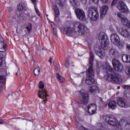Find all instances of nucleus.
<instances>
[{"instance_id": "dca6fc26", "label": "nucleus", "mask_w": 130, "mask_h": 130, "mask_svg": "<svg viewBox=\"0 0 130 130\" xmlns=\"http://www.w3.org/2000/svg\"><path fill=\"white\" fill-rule=\"evenodd\" d=\"M2 36H0L1 39ZM7 51V44L4 42L0 41V52H6Z\"/></svg>"}, {"instance_id": "412c9836", "label": "nucleus", "mask_w": 130, "mask_h": 130, "mask_svg": "<svg viewBox=\"0 0 130 130\" xmlns=\"http://www.w3.org/2000/svg\"><path fill=\"white\" fill-rule=\"evenodd\" d=\"M53 8H54V11L55 12L56 18H58L60 15L59 9H58V7H57V6L56 5H54Z\"/></svg>"}, {"instance_id": "4468645a", "label": "nucleus", "mask_w": 130, "mask_h": 130, "mask_svg": "<svg viewBox=\"0 0 130 130\" xmlns=\"http://www.w3.org/2000/svg\"><path fill=\"white\" fill-rule=\"evenodd\" d=\"M117 103L119 106H121V107H123V108L127 107V102L123 100V99H119L117 100Z\"/></svg>"}, {"instance_id": "c85d7f7f", "label": "nucleus", "mask_w": 130, "mask_h": 130, "mask_svg": "<svg viewBox=\"0 0 130 130\" xmlns=\"http://www.w3.org/2000/svg\"><path fill=\"white\" fill-rule=\"evenodd\" d=\"M59 2H58V5L59 7L60 8H63V3L62 2V0H58Z\"/></svg>"}, {"instance_id": "f8f14e48", "label": "nucleus", "mask_w": 130, "mask_h": 130, "mask_svg": "<svg viewBox=\"0 0 130 130\" xmlns=\"http://www.w3.org/2000/svg\"><path fill=\"white\" fill-rule=\"evenodd\" d=\"M88 112L91 115L95 114L96 113V110H97V106L96 104H90L87 106Z\"/></svg>"}, {"instance_id": "72a5a7b5", "label": "nucleus", "mask_w": 130, "mask_h": 130, "mask_svg": "<svg viewBox=\"0 0 130 130\" xmlns=\"http://www.w3.org/2000/svg\"><path fill=\"white\" fill-rule=\"evenodd\" d=\"M5 76H0V84L1 83H4V82H5Z\"/></svg>"}, {"instance_id": "2eb2a0df", "label": "nucleus", "mask_w": 130, "mask_h": 130, "mask_svg": "<svg viewBox=\"0 0 130 130\" xmlns=\"http://www.w3.org/2000/svg\"><path fill=\"white\" fill-rule=\"evenodd\" d=\"M107 11H108V6L104 5L101 9V18L102 19L104 18V16L107 13Z\"/></svg>"}, {"instance_id": "5701e85b", "label": "nucleus", "mask_w": 130, "mask_h": 130, "mask_svg": "<svg viewBox=\"0 0 130 130\" xmlns=\"http://www.w3.org/2000/svg\"><path fill=\"white\" fill-rule=\"evenodd\" d=\"M99 88L97 86H92L90 87L89 91L92 93H96L98 91Z\"/></svg>"}, {"instance_id": "6e6552de", "label": "nucleus", "mask_w": 130, "mask_h": 130, "mask_svg": "<svg viewBox=\"0 0 130 130\" xmlns=\"http://www.w3.org/2000/svg\"><path fill=\"white\" fill-rule=\"evenodd\" d=\"M75 14L79 20L80 21H84L86 15L85 14V12L83 10L79 8H76L75 10Z\"/></svg>"}, {"instance_id": "49530a36", "label": "nucleus", "mask_w": 130, "mask_h": 130, "mask_svg": "<svg viewBox=\"0 0 130 130\" xmlns=\"http://www.w3.org/2000/svg\"><path fill=\"white\" fill-rule=\"evenodd\" d=\"M52 60V58H51V57H50V59H49L48 61L49 62H50V63H52V61L51 60Z\"/></svg>"}, {"instance_id": "e433bc0d", "label": "nucleus", "mask_w": 130, "mask_h": 130, "mask_svg": "<svg viewBox=\"0 0 130 130\" xmlns=\"http://www.w3.org/2000/svg\"><path fill=\"white\" fill-rule=\"evenodd\" d=\"M35 11L38 16H40V12H39V10H38V9L36 8Z\"/></svg>"}, {"instance_id": "4d7b16f0", "label": "nucleus", "mask_w": 130, "mask_h": 130, "mask_svg": "<svg viewBox=\"0 0 130 130\" xmlns=\"http://www.w3.org/2000/svg\"><path fill=\"white\" fill-rule=\"evenodd\" d=\"M28 35H30V34H27L26 36H28Z\"/></svg>"}, {"instance_id": "4c0bfd02", "label": "nucleus", "mask_w": 130, "mask_h": 130, "mask_svg": "<svg viewBox=\"0 0 130 130\" xmlns=\"http://www.w3.org/2000/svg\"><path fill=\"white\" fill-rule=\"evenodd\" d=\"M78 78H80V77H82V78H84V73H80L79 74L77 75Z\"/></svg>"}, {"instance_id": "5fc2aeb1", "label": "nucleus", "mask_w": 130, "mask_h": 130, "mask_svg": "<svg viewBox=\"0 0 130 130\" xmlns=\"http://www.w3.org/2000/svg\"><path fill=\"white\" fill-rule=\"evenodd\" d=\"M27 39L29 42H30V40H29V37H27Z\"/></svg>"}, {"instance_id": "393cba45", "label": "nucleus", "mask_w": 130, "mask_h": 130, "mask_svg": "<svg viewBox=\"0 0 130 130\" xmlns=\"http://www.w3.org/2000/svg\"><path fill=\"white\" fill-rule=\"evenodd\" d=\"M35 76H39L40 74V68L39 67H36L34 70Z\"/></svg>"}, {"instance_id": "864d4df0", "label": "nucleus", "mask_w": 130, "mask_h": 130, "mask_svg": "<svg viewBox=\"0 0 130 130\" xmlns=\"http://www.w3.org/2000/svg\"><path fill=\"white\" fill-rule=\"evenodd\" d=\"M54 36H57V34L54 33Z\"/></svg>"}, {"instance_id": "7c9ffc66", "label": "nucleus", "mask_w": 130, "mask_h": 130, "mask_svg": "<svg viewBox=\"0 0 130 130\" xmlns=\"http://www.w3.org/2000/svg\"><path fill=\"white\" fill-rule=\"evenodd\" d=\"M26 30L28 33H30L32 30V24L30 23V26L26 27Z\"/></svg>"}, {"instance_id": "de8ad7c7", "label": "nucleus", "mask_w": 130, "mask_h": 130, "mask_svg": "<svg viewBox=\"0 0 130 130\" xmlns=\"http://www.w3.org/2000/svg\"><path fill=\"white\" fill-rule=\"evenodd\" d=\"M66 35L67 36H70L72 35V33H66Z\"/></svg>"}, {"instance_id": "8fccbe9b", "label": "nucleus", "mask_w": 130, "mask_h": 130, "mask_svg": "<svg viewBox=\"0 0 130 130\" xmlns=\"http://www.w3.org/2000/svg\"><path fill=\"white\" fill-rule=\"evenodd\" d=\"M25 48L27 49V50H26V51H25V52H26V51H27V52H28V51H29V48H28V47H26Z\"/></svg>"}, {"instance_id": "603ef678", "label": "nucleus", "mask_w": 130, "mask_h": 130, "mask_svg": "<svg viewBox=\"0 0 130 130\" xmlns=\"http://www.w3.org/2000/svg\"><path fill=\"white\" fill-rule=\"evenodd\" d=\"M99 126H101V128H103V127H102V125H101V124H99Z\"/></svg>"}, {"instance_id": "b1692460", "label": "nucleus", "mask_w": 130, "mask_h": 130, "mask_svg": "<svg viewBox=\"0 0 130 130\" xmlns=\"http://www.w3.org/2000/svg\"><path fill=\"white\" fill-rule=\"evenodd\" d=\"M56 76L59 82H60L61 83H64V78H63V77L59 75V74L58 73L56 74Z\"/></svg>"}, {"instance_id": "58836bf2", "label": "nucleus", "mask_w": 130, "mask_h": 130, "mask_svg": "<svg viewBox=\"0 0 130 130\" xmlns=\"http://www.w3.org/2000/svg\"><path fill=\"white\" fill-rule=\"evenodd\" d=\"M51 25L52 29H54V28H55V24H54V22H52L51 23Z\"/></svg>"}, {"instance_id": "9b49d317", "label": "nucleus", "mask_w": 130, "mask_h": 130, "mask_svg": "<svg viewBox=\"0 0 130 130\" xmlns=\"http://www.w3.org/2000/svg\"><path fill=\"white\" fill-rule=\"evenodd\" d=\"M117 8L121 13H126L127 12V6H126V5L123 1H119Z\"/></svg>"}, {"instance_id": "0eeeda50", "label": "nucleus", "mask_w": 130, "mask_h": 130, "mask_svg": "<svg viewBox=\"0 0 130 130\" xmlns=\"http://www.w3.org/2000/svg\"><path fill=\"white\" fill-rule=\"evenodd\" d=\"M112 65L115 71L117 72H122V70H123V65L120 63L119 61L117 59H113L112 61Z\"/></svg>"}, {"instance_id": "c756f323", "label": "nucleus", "mask_w": 130, "mask_h": 130, "mask_svg": "<svg viewBox=\"0 0 130 130\" xmlns=\"http://www.w3.org/2000/svg\"><path fill=\"white\" fill-rule=\"evenodd\" d=\"M31 3H32V4H34V8H35V10H36V9H37V0H30Z\"/></svg>"}, {"instance_id": "6ab92c4d", "label": "nucleus", "mask_w": 130, "mask_h": 130, "mask_svg": "<svg viewBox=\"0 0 130 130\" xmlns=\"http://www.w3.org/2000/svg\"><path fill=\"white\" fill-rule=\"evenodd\" d=\"M122 60L123 62H130V56L127 55H123L122 57Z\"/></svg>"}, {"instance_id": "423d86ee", "label": "nucleus", "mask_w": 130, "mask_h": 130, "mask_svg": "<svg viewBox=\"0 0 130 130\" xmlns=\"http://www.w3.org/2000/svg\"><path fill=\"white\" fill-rule=\"evenodd\" d=\"M105 120L107 124L111 125L112 126H118L120 124L117 119H116V118L112 115H106Z\"/></svg>"}, {"instance_id": "09e8293b", "label": "nucleus", "mask_w": 130, "mask_h": 130, "mask_svg": "<svg viewBox=\"0 0 130 130\" xmlns=\"http://www.w3.org/2000/svg\"><path fill=\"white\" fill-rule=\"evenodd\" d=\"M128 126H130L129 123H127V124H126V125H125L126 128H127V127H128Z\"/></svg>"}, {"instance_id": "2f4dec72", "label": "nucleus", "mask_w": 130, "mask_h": 130, "mask_svg": "<svg viewBox=\"0 0 130 130\" xmlns=\"http://www.w3.org/2000/svg\"><path fill=\"white\" fill-rule=\"evenodd\" d=\"M3 58H4V55L0 54V67L3 64Z\"/></svg>"}, {"instance_id": "cd10ccee", "label": "nucleus", "mask_w": 130, "mask_h": 130, "mask_svg": "<svg viewBox=\"0 0 130 130\" xmlns=\"http://www.w3.org/2000/svg\"><path fill=\"white\" fill-rule=\"evenodd\" d=\"M65 67L66 68L70 67V61L69 60V58H66V59Z\"/></svg>"}, {"instance_id": "9d476101", "label": "nucleus", "mask_w": 130, "mask_h": 130, "mask_svg": "<svg viewBox=\"0 0 130 130\" xmlns=\"http://www.w3.org/2000/svg\"><path fill=\"white\" fill-rule=\"evenodd\" d=\"M81 96L82 99H80L79 101V103H80V104H84V105L88 104V103L89 102V94L85 91H84L81 93Z\"/></svg>"}, {"instance_id": "a19ab883", "label": "nucleus", "mask_w": 130, "mask_h": 130, "mask_svg": "<svg viewBox=\"0 0 130 130\" xmlns=\"http://www.w3.org/2000/svg\"><path fill=\"white\" fill-rule=\"evenodd\" d=\"M117 16L119 18H121H121H123V17H121V16H122V15H121L120 13H117Z\"/></svg>"}, {"instance_id": "20e7f679", "label": "nucleus", "mask_w": 130, "mask_h": 130, "mask_svg": "<svg viewBox=\"0 0 130 130\" xmlns=\"http://www.w3.org/2000/svg\"><path fill=\"white\" fill-rule=\"evenodd\" d=\"M39 89H41V90L39 91L38 95L40 98L43 99L42 103H45L47 101L48 94L47 93V90L43 88H44V83L42 81H40L39 83Z\"/></svg>"}, {"instance_id": "a211bd4d", "label": "nucleus", "mask_w": 130, "mask_h": 130, "mask_svg": "<svg viewBox=\"0 0 130 130\" xmlns=\"http://www.w3.org/2000/svg\"><path fill=\"white\" fill-rule=\"evenodd\" d=\"M26 8V4L25 2H21L18 5H17V10L18 12H21V11H24Z\"/></svg>"}, {"instance_id": "473e14b6", "label": "nucleus", "mask_w": 130, "mask_h": 130, "mask_svg": "<svg viewBox=\"0 0 130 130\" xmlns=\"http://www.w3.org/2000/svg\"><path fill=\"white\" fill-rule=\"evenodd\" d=\"M116 4H117V0H113L111 3V7H114V6H116Z\"/></svg>"}, {"instance_id": "6e6d98bb", "label": "nucleus", "mask_w": 130, "mask_h": 130, "mask_svg": "<svg viewBox=\"0 0 130 130\" xmlns=\"http://www.w3.org/2000/svg\"><path fill=\"white\" fill-rule=\"evenodd\" d=\"M117 89H120V86H118Z\"/></svg>"}, {"instance_id": "f704fd0d", "label": "nucleus", "mask_w": 130, "mask_h": 130, "mask_svg": "<svg viewBox=\"0 0 130 130\" xmlns=\"http://www.w3.org/2000/svg\"><path fill=\"white\" fill-rule=\"evenodd\" d=\"M120 34L122 36H123V37H129V34H128V33H121Z\"/></svg>"}, {"instance_id": "f3484780", "label": "nucleus", "mask_w": 130, "mask_h": 130, "mask_svg": "<svg viewBox=\"0 0 130 130\" xmlns=\"http://www.w3.org/2000/svg\"><path fill=\"white\" fill-rule=\"evenodd\" d=\"M121 23L123 26H125L127 27V28H130V21L127 18H121Z\"/></svg>"}, {"instance_id": "f03ea898", "label": "nucleus", "mask_w": 130, "mask_h": 130, "mask_svg": "<svg viewBox=\"0 0 130 130\" xmlns=\"http://www.w3.org/2000/svg\"><path fill=\"white\" fill-rule=\"evenodd\" d=\"M74 28L71 27H60V31H63L64 33H74V30L75 32L78 33H85V29H87L86 25L81 22H75L73 23Z\"/></svg>"}, {"instance_id": "aec40b11", "label": "nucleus", "mask_w": 130, "mask_h": 130, "mask_svg": "<svg viewBox=\"0 0 130 130\" xmlns=\"http://www.w3.org/2000/svg\"><path fill=\"white\" fill-rule=\"evenodd\" d=\"M108 106L110 108L115 109L116 108V102L115 101H111L108 104Z\"/></svg>"}, {"instance_id": "4be33fe9", "label": "nucleus", "mask_w": 130, "mask_h": 130, "mask_svg": "<svg viewBox=\"0 0 130 130\" xmlns=\"http://www.w3.org/2000/svg\"><path fill=\"white\" fill-rule=\"evenodd\" d=\"M70 4H72L75 7H80L81 6L80 0H70Z\"/></svg>"}, {"instance_id": "c03bdc74", "label": "nucleus", "mask_w": 130, "mask_h": 130, "mask_svg": "<svg viewBox=\"0 0 130 130\" xmlns=\"http://www.w3.org/2000/svg\"><path fill=\"white\" fill-rule=\"evenodd\" d=\"M127 75H128L129 76H130V67L128 68V73Z\"/></svg>"}, {"instance_id": "13d9d810", "label": "nucleus", "mask_w": 130, "mask_h": 130, "mask_svg": "<svg viewBox=\"0 0 130 130\" xmlns=\"http://www.w3.org/2000/svg\"><path fill=\"white\" fill-rule=\"evenodd\" d=\"M34 44V42H31V44Z\"/></svg>"}, {"instance_id": "7ed1b4c3", "label": "nucleus", "mask_w": 130, "mask_h": 130, "mask_svg": "<svg viewBox=\"0 0 130 130\" xmlns=\"http://www.w3.org/2000/svg\"><path fill=\"white\" fill-rule=\"evenodd\" d=\"M106 70L108 72L106 73V75L105 76V79L109 82L112 83H117L119 84L121 82V79L118 78V77L116 75H113L111 73L112 72V68L110 66L107 64Z\"/></svg>"}, {"instance_id": "ddd939ff", "label": "nucleus", "mask_w": 130, "mask_h": 130, "mask_svg": "<svg viewBox=\"0 0 130 130\" xmlns=\"http://www.w3.org/2000/svg\"><path fill=\"white\" fill-rule=\"evenodd\" d=\"M111 41L115 45H117L119 44V37L115 33L113 34L111 36Z\"/></svg>"}, {"instance_id": "a18cd8bd", "label": "nucleus", "mask_w": 130, "mask_h": 130, "mask_svg": "<svg viewBox=\"0 0 130 130\" xmlns=\"http://www.w3.org/2000/svg\"><path fill=\"white\" fill-rule=\"evenodd\" d=\"M126 49H128V50H130V45L126 46Z\"/></svg>"}, {"instance_id": "ea45409f", "label": "nucleus", "mask_w": 130, "mask_h": 130, "mask_svg": "<svg viewBox=\"0 0 130 130\" xmlns=\"http://www.w3.org/2000/svg\"><path fill=\"white\" fill-rule=\"evenodd\" d=\"M81 2L84 5H86V4H87V0H81Z\"/></svg>"}, {"instance_id": "f257e3e1", "label": "nucleus", "mask_w": 130, "mask_h": 130, "mask_svg": "<svg viewBox=\"0 0 130 130\" xmlns=\"http://www.w3.org/2000/svg\"><path fill=\"white\" fill-rule=\"evenodd\" d=\"M90 59H89V67L86 71V83L88 85H93L95 83V79H94V70H93V61H94V57L93 56V53L91 51L89 52Z\"/></svg>"}, {"instance_id": "a878e982", "label": "nucleus", "mask_w": 130, "mask_h": 130, "mask_svg": "<svg viewBox=\"0 0 130 130\" xmlns=\"http://www.w3.org/2000/svg\"><path fill=\"white\" fill-rule=\"evenodd\" d=\"M110 54L112 55H115V54H117V51L115 49H112L109 51Z\"/></svg>"}, {"instance_id": "79ce46f5", "label": "nucleus", "mask_w": 130, "mask_h": 130, "mask_svg": "<svg viewBox=\"0 0 130 130\" xmlns=\"http://www.w3.org/2000/svg\"><path fill=\"white\" fill-rule=\"evenodd\" d=\"M3 123H5V121L0 119V124H3Z\"/></svg>"}, {"instance_id": "1a4fd4ad", "label": "nucleus", "mask_w": 130, "mask_h": 130, "mask_svg": "<svg viewBox=\"0 0 130 130\" xmlns=\"http://www.w3.org/2000/svg\"><path fill=\"white\" fill-rule=\"evenodd\" d=\"M107 36L105 33L99 34V40L102 45V46L106 47L107 46Z\"/></svg>"}, {"instance_id": "bf43d9fd", "label": "nucleus", "mask_w": 130, "mask_h": 130, "mask_svg": "<svg viewBox=\"0 0 130 130\" xmlns=\"http://www.w3.org/2000/svg\"><path fill=\"white\" fill-rule=\"evenodd\" d=\"M98 66V67H99V64Z\"/></svg>"}, {"instance_id": "3c124183", "label": "nucleus", "mask_w": 130, "mask_h": 130, "mask_svg": "<svg viewBox=\"0 0 130 130\" xmlns=\"http://www.w3.org/2000/svg\"><path fill=\"white\" fill-rule=\"evenodd\" d=\"M97 54V55H98V56H99L100 57V54H101V53L100 52V53H99L98 54Z\"/></svg>"}, {"instance_id": "c9c22d12", "label": "nucleus", "mask_w": 130, "mask_h": 130, "mask_svg": "<svg viewBox=\"0 0 130 130\" xmlns=\"http://www.w3.org/2000/svg\"><path fill=\"white\" fill-rule=\"evenodd\" d=\"M118 32V33H121L123 32V28H120L119 29H118V28H117Z\"/></svg>"}, {"instance_id": "39448f33", "label": "nucleus", "mask_w": 130, "mask_h": 130, "mask_svg": "<svg viewBox=\"0 0 130 130\" xmlns=\"http://www.w3.org/2000/svg\"><path fill=\"white\" fill-rule=\"evenodd\" d=\"M87 17L92 21H96L99 18L98 9L93 7H90L87 11Z\"/></svg>"}, {"instance_id": "bb28decb", "label": "nucleus", "mask_w": 130, "mask_h": 130, "mask_svg": "<svg viewBox=\"0 0 130 130\" xmlns=\"http://www.w3.org/2000/svg\"><path fill=\"white\" fill-rule=\"evenodd\" d=\"M92 2L94 3V4H96V5H98V3H99V0H91ZM101 2L103 3L106 4L108 2V0H101Z\"/></svg>"}, {"instance_id": "37998d69", "label": "nucleus", "mask_w": 130, "mask_h": 130, "mask_svg": "<svg viewBox=\"0 0 130 130\" xmlns=\"http://www.w3.org/2000/svg\"><path fill=\"white\" fill-rule=\"evenodd\" d=\"M123 87L124 89H128V85H124Z\"/></svg>"}]
</instances>
